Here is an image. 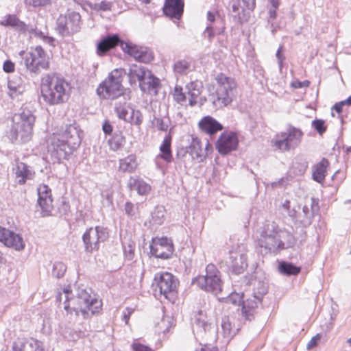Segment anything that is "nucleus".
<instances>
[{
  "label": "nucleus",
  "mask_w": 351,
  "mask_h": 351,
  "mask_svg": "<svg viewBox=\"0 0 351 351\" xmlns=\"http://www.w3.org/2000/svg\"><path fill=\"white\" fill-rule=\"evenodd\" d=\"M66 271V266L62 262H56L53 265L52 275L60 278L62 277Z\"/></svg>",
  "instance_id": "obj_50"
},
{
  "label": "nucleus",
  "mask_w": 351,
  "mask_h": 351,
  "mask_svg": "<svg viewBox=\"0 0 351 351\" xmlns=\"http://www.w3.org/2000/svg\"><path fill=\"white\" fill-rule=\"evenodd\" d=\"M239 138L235 131L221 132V156H226L237 149Z\"/></svg>",
  "instance_id": "obj_20"
},
{
  "label": "nucleus",
  "mask_w": 351,
  "mask_h": 351,
  "mask_svg": "<svg viewBox=\"0 0 351 351\" xmlns=\"http://www.w3.org/2000/svg\"><path fill=\"white\" fill-rule=\"evenodd\" d=\"M311 210L314 213L315 215L318 214L319 211V199L317 197H312L311 198Z\"/></svg>",
  "instance_id": "obj_62"
},
{
  "label": "nucleus",
  "mask_w": 351,
  "mask_h": 351,
  "mask_svg": "<svg viewBox=\"0 0 351 351\" xmlns=\"http://www.w3.org/2000/svg\"><path fill=\"white\" fill-rule=\"evenodd\" d=\"M14 171L16 181L21 185L24 184L27 180H32L34 175V172L29 167L22 162H16Z\"/></svg>",
  "instance_id": "obj_26"
},
{
  "label": "nucleus",
  "mask_w": 351,
  "mask_h": 351,
  "mask_svg": "<svg viewBox=\"0 0 351 351\" xmlns=\"http://www.w3.org/2000/svg\"><path fill=\"white\" fill-rule=\"evenodd\" d=\"M27 33H28L30 37H35L36 38H39L43 40V41L52 45L54 40L51 37H49L47 36V32H43L41 30H38L36 28L29 27L27 26Z\"/></svg>",
  "instance_id": "obj_40"
},
{
  "label": "nucleus",
  "mask_w": 351,
  "mask_h": 351,
  "mask_svg": "<svg viewBox=\"0 0 351 351\" xmlns=\"http://www.w3.org/2000/svg\"><path fill=\"white\" fill-rule=\"evenodd\" d=\"M9 95L14 98L25 91V84L22 78L19 76H13L10 78L8 83Z\"/></svg>",
  "instance_id": "obj_29"
},
{
  "label": "nucleus",
  "mask_w": 351,
  "mask_h": 351,
  "mask_svg": "<svg viewBox=\"0 0 351 351\" xmlns=\"http://www.w3.org/2000/svg\"><path fill=\"white\" fill-rule=\"evenodd\" d=\"M322 337V335L321 333H317L313 336L308 342L306 345V349L311 350L312 348L316 347L318 345L319 341L321 339Z\"/></svg>",
  "instance_id": "obj_58"
},
{
  "label": "nucleus",
  "mask_w": 351,
  "mask_h": 351,
  "mask_svg": "<svg viewBox=\"0 0 351 351\" xmlns=\"http://www.w3.org/2000/svg\"><path fill=\"white\" fill-rule=\"evenodd\" d=\"M122 41L117 34H108L101 38L97 45V53L100 56H104L108 51L120 45Z\"/></svg>",
  "instance_id": "obj_22"
},
{
  "label": "nucleus",
  "mask_w": 351,
  "mask_h": 351,
  "mask_svg": "<svg viewBox=\"0 0 351 351\" xmlns=\"http://www.w3.org/2000/svg\"><path fill=\"white\" fill-rule=\"evenodd\" d=\"M150 253L156 258L167 259L173 253V245L166 238H155L149 245Z\"/></svg>",
  "instance_id": "obj_15"
},
{
  "label": "nucleus",
  "mask_w": 351,
  "mask_h": 351,
  "mask_svg": "<svg viewBox=\"0 0 351 351\" xmlns=\"http://www.w3.org/2000/svg\"><path fill=\"white\" fill-rule=\"evenodd\" d=\"M278 270L280 274L286 276H297L301 271V267L291 262L282 261L279 263Z\"/></svg>",
  "instance_id": "obj_34"
},
{
  "label": "nucleus",
  "mask_w": 351,
  "mask_h": 351,
  "mask_svg": "<svg viewBox=\"0 0 351 351\" xmlns=\"http://www.w3.org/2000/svg\"><path fill=\"white\" fill-rule=\"evenodd\" d=\"M310 81L306 80L304 81H300L299 80H295L291 83V86L293 88H301L303 87H308L310 86Z\"/></svg>",
  "instance_id": "obj_60"
},
{
  "label": "nucleus",
  "mask_w": 351,
  "mask_h": 351,
  "mask_svg": "<svg viewBox=\"0 0 351 351\" xmlns=\"http://www.w3.org/2000/svg\"><path fill=\"white\" fill-rule=\"evenodd\" d=\"M112 3L110 1H102L99 3H95L94 5L93 9L97 11H109L111 10Z\"/></svg>",
  "instance_id": "obj_54"
},
{
  "label": "nucleus",
  "mask_w": 351,
  "mask_h": 351,
  "mask_svg": "<svg viewBox=\"0 0 351 351\" xmlns=\"http://www.w3.org/2000/svg\"><path fill=\"white\" fill-rule=\"evenodd\" d=\"M185 152L189 154L193 160L197 159L199 161L202 160L204 155L200 141L194 138H192L191 144L186 147Z\"/></svg>",
  "instance_id": "obj_33"
},
{
  "label": "nucleus",
  "mask_w": 351,
  "mask_h": 351,
  "mask_svg": "<svg viewBox=\"0 0 351 351\" xmlns=\"http://www.w3.org/2000/svg\"><path fill=\"white\" fill-rule=\"evenodd\" d=\"M247 245L244 243H233L228 248L229 258L226 261L229 271L234 274L239 275L244 272L247 267Z\"/></svg>",
  "instance_id": "obj_7"
},
{
  "label": "nucleus",
  "mask_w": 351,
  "mask_h": 351,
  "mask_svg": "<svg viewBox=\"0 0 351 351\" xmlns=\"http://www.w3.org/2000/svg\"><path fill=\"white\" fill-rule=\"evenodd\" d=\"M303 136L304 132L301 129L289 123L286 132H282L280 134H276V136H280L281 138L275 140L274 145L282 152H289L300 144Z\"/></svg>",
  "instance_id": "obj_9"
},
{
  "label": "nucleus",
  "mask_w": 351,
  "mask_h": 351,
  "mask_svg": "<svg viewBox=\"0 0 351 351\" xmlns=\"http://www.w3.org/2000/svg\"><path fill=\"white\" fill-rule=\"evenodd\" d=\"M121 48L139 62L147 63L153 59L152 52L146 47L126 42L121 43Z\"/></svg>",
  "instance_id": "obj_17"
},
{
  "label": "nucleus",
  "mask_w": 351,
  "mask_h": 351,
  "mask_svg": "<svg viewBox=\"0 0 351 351\" xmlns=\"http://www.w3.org/2000/svg\"><path fill=\"white\" fill-rule=\"evenodd\" d=\"M81 141L80 130L75 125H69L62 134L53 135L48 149L57 159L61 160L75 150Z\"/></svg>",
  "instance_id": "obj_3"
},
{
  "label": "nucleus",
  "mask_w": 351,
  "mask_h": 351,
  "mask_svg": "<svg viewBox=\"0 0 351 351\" xmlns=\"http://www.w3.org/2000/svg\"><path fill=\"white\" fill-rule=\"evenodd\" d=\"M29 339L18 338L13 343L12 350L29 351Z\"/></svg>",
  "instance_id": "obj_44"
},
{
  "label": "nucleus",
  "mask_w": 351,
  "mask_h": 351,
  "mask_svg": "<svg viewBox=\"0 0 351 351\" xmlns=\"http://www.w3.org/2000/svg\"><path fill=\"white\" fill-rule=\"evenodd\" d=\"M23 58L27 69L32 73H39L49 67V58L40 46L32 48Z\"/></svg>",
  "instance_id": "obj_10"
},
{
  "label": "nucleus",
  "mask_w": 351,
  "mask_h": 351,
  "mask_svg": "<svg viewBox=\"0 0 351 351\" xmlns=\"http://www.w3.org/2000/svg\"><path fill=\"white\" fill-rule=\"evenodd\" d=\"M0 241L5 246L21 251L25 248V243L23 238L8 229L0 227Z\"/></svg>",
  "instance_id": "obj_19"
},
{
  "label": "nucleus",
  "mask_w": 351,
  "mask_h": 351,
  "mask_svg": "<svg viewBox=\"0 0 351 351\" xmlns=\"http://www.w3.org/2000/svg\"><path fill=\"white\" fill-rule=\"evenodd\" d=\"M70 295L69 289H65L63 293L58 295L60 300H62L63 297L64 298V308L66 311L67 315L72 316L74 312L75 316L81 315L84 319H87L101 308V300L91 298L85 289H78L73 297H70Z\"/></svg>",
  "instance_id": "obj_2"
},
{
  "label": "nucleus",
  "mask_w": 351,
  "mask_h": 351,
  "mask_svg": "<svg viewBox=\"0 0 351 351\" xmlns=\"http://www.w3.org/2000/svg\"><path fill=\"white\" fill-rule=\"evenodd\" d=\"M29 351H45L43 343L33 338L29 339Z\"/></svg>",
  "instance_id": "obj_55"
},
{
  "label": "nucleus",
  "mask_w": 351,
  "mask_h": 351,
  "mask_svg": "<svg viewBox=\"0 0 351 351\" xmlns=\"http://www.w3.org/2000/svg\"><path fill=\"white\" fill-rule=\"evenodd\" d=\"M165 210L162 206H156L152 213V220L155 224L160 225L165 220Z\"/></svg>",
  "instance_id": "obj_43"
},
{
  "label": "nucleus",
  "mask_w": 351,
  "mask_h": 351,
  "mask_svg": "<svg viewBox=\"0 0 351 351\" xmlns=\"http://www.w3.org/2000/svg\"><path fill=\"white\" fill-rule=\"evenodd\" d=\"M143 117L140 110L133 108L130 109V114L126 121L139 126L143 123Z\"/></svg>",
  "instance_id": "obj_42"
},
{
  "label": "nucleus",
  "mask_w": 351,
  "mask_h": 351,
  "mask_svg": "<svg viewBox=\"0 0 351 351\" xmlns=\"http://www.w3.org/2000/svg\"><path fill=\"white\" fill-rule=\"evenodd\" d=\"M221 328L222 329V335L223 339H226V342L228 343L234 335L232 333L231 324L230 322H226L224 319H223L221 323Z\"/></svg>",
  "instance_id": "obj_48"
},
{
  "label": "nucleus",
  "mask_w": 351,
  "mask_h": 351,
  "mask_svg": "<svg viewBox=\"0 0 351 351\" xmlns=\"http://www.w3.org/2000/svg\"><path fill=\"white\" fill-rule=\"evenodd\" d=\"M35 117L29 110H23L12 118L8 137L12 143H23L32 139Z\"/></svg>",
  "instance_id": "obj_5"
},
{
  "label": "nucleus",
  "mask_w": 351,
  "mask_h": 351,
  "mask_svg": "<svg viewBox=\"0 0 351 351\" xmlns=\"http://www.w3.org/2000/svg\"><path fill=\"white\" fill-rule=\"evenodd\" d=\"M51 0H25V4L32 5L35 8L45 6L49 4Z\"/></svg>",
  "instance_id": "obj_56"
},
{
  "label": "nucleus",
  "mask_w": 351,
  "mask_h": 351,
  "mask_svg": "<svg viewBox=\"0 0 351 351\" xmlns=\"http://www.w3.org/2000/svg\"><path fill=\"white\" fill-rule=\"evenodd\" d=\"M198 127L203 132L213 135L219 130V123L210 116H205L198 122Z\"/></svg>",
  "instance_id": "obj_28"
},
{
  "label": "nucleus",
  "mask_w": 351,
  "mask_h": 351,
  "mask_svg": "<svg viewBox=\"0 0 351 351\" xmlns=\"http://www.w3.org/2000/svg\"><path fill=\"white\" fill-rule=\"evenodd\" d=\"M108 238L106 228L101 226L90 228L84 233L82 239L85 251L93 252L98 250L100 243L104 242Z\"/></svg>",
  "instance_id": "obj_14"
},
{
  "label": "nucleus",
  "mask_w": 351,
  "mask_h": 351,
  "mask_svg": "<svg viewBox=\"0 0 351 351\" xmlns=\"http://www.w3.org/2000/svg\"><path fill=\"white\" fill-rule=\"evenodd\" d=\"M206 271V276H197L193 280L192 283L217 296L219 293V271L213 264L208 265Z\"/></svg>",
  "instance_id": "obj_11"
},
{
  "label": "nucleus",
  "mask_w": 351,
  "mask_h": 351,
  "mask_svg": "<svg viewBox=\"0 0 351 351\" xmlns=\"http://www.w3.org/2000/svg\"><path fill=\"white\" fill-rule=\"evenodd\" d=\"M308 168V162L304 160L296 161L293 166V173L295 176H302Z\"/></svg>",
  "instance_id": "obj_51"
},
{
  "label": "nucleus",
  "mask_w": 351,
  "mask_h": 351,
  "mask_svg": "<svg viewBox=\"0 0 351 351\" xmlns=\"http://www.w3.org/2000/svg\"><path fill=\"white\" fill-rule=\"evenodd\" d=\"M138 210V207L134 204L127 202L125 204V211L128 216H134Z\"/></svg>",
  "instance_id": "obj_57"
},
{
  "label": "nucleus",
  "mask_w": 351,
  "mask_h": 351,
  "mask_svg": "<svg viewBox=\"0 0 351 351\" xmlns=\"http://www.w3.org/2000/svg\"><path fill=\"white\" fill-rule=\"evenodd\" d=\"M154 285L159 290L160 295L167 300L174 302L178 286V279L169 272L156 273L154 278Z\"/></svg>",
  "instance_id": "obj_8"
},
{
  "label": "nucleus",
  "mask_w": 351,
  "mask_h": 351,
  "mask_svg": "<svg viewBox=\"0 0 351 351\" xmlns=\"http://www.w3.org/2000/svg\"><path fill=\"white\" fill-rule=\"evenodd\" d=\"M124 73L123 69H114L97 87V95L105 99H114L121 96L123 93L122 81Z\"/></svg>",
  "instance_id": "obj_6"
},
{
  "label": "nucleus",
  "mask_w": 351,
  "mask_h": 351,
  "mask_svg": "<svg viewBox=\"0 0 351 351\" xmlns=\"http://www.w3.org/2000/svg\"><path fill=\"white\" fill-rule=\"evenodd\" d=\"M300 241L291 232L282 229L275 221H266L261 228L257 243L263 254L278 255L282 250L303 245L306 239V232L300 231Z\"/></svg>",
  "instance_id": "obj_1"
},
{
  "label": "nucleus",
  "mask_w": 351,
  "mask_h": 351,
  "mask_svg": "<svg viewBox=\"0 0 351 351\" xmlns=\"http://www.w3.org/2000/svg\"><path fill=\"white\" fill-rule=\"evenodd\" d=\"M130 109L128 106H126L125 104H117L114 107V111L117 115V117L125 121L127 120L129 114H130Z\"/></svg>",
  "instance_id": "obj_46"
},
{
  "label": "nucleus",
  "mask_w": 351,
  "mask_h": 351,
  "mask_svg": "<svg viewBox=\"0 0 351 351\" xmlns=\"http://www.w3.org/2000/svg\"><path fill=\"white\" fill-rule=\"evenodd\" d=\"M191 62L188 60H180L175 62L173 65L174 72L179 74H186L191 70Z\"/></svg>",
  "instance_id": "obj_41"
},
{
  "label": "nucleus",
  "mask_w": 351,
  "mask_h": 351,
  "mask_svg": "<svg viewBox=\"0 0 351 351\" xmlns=\"http://www.w3.org/2000/svg\"><path fill=\"white\" fill-rule=\"evenodd\" d=\"M149 71V70L141 65H131L128 73L130 83L133 84L138 81L140 84Z\"/></svg>",
  "instance_id": "obj_30"
},
{
  "label": "nucleus",
  "mask_w": 351,
  "mask_h": 351,
  "mask_svg": "<svg viewBox=\"0 0 351 351\" xmlns=\"http://www.w3.org/2000/svg\"><path fill=\"white\" fill-rule=\"evenodd\" d=\"M263 300L258 298H247L243 300L241 304V314L247 320L251 321L254 319L256 310L259 304H262Z\"/></svg>",
  "instance_id": "obj_25"
},
{
  "label": "nucleus",
  "mask_w": 351,
  "mask_h": 351,
  "mask_svg": "<svg viewBox=\"0 0 351 351\" xmlns=\"http://www.w3.org/2000/svg\"><path fill=\"white\" fill-rule=\"evenodd\" d=\"M136 167V158L133 154L129 155L125 158L120 160L119 168L123 171L132 172Z\"/></svg>",
  "instance_id": "obj_37"
},
{
  "label": "nucleus",
  "mask_w": 351,
  "mask_h": 351,
  "mask_svg": "<svg viewBox=\"0 0 351 351\" xmlns=\"http://www.w3.org/2000/svg\"><path fill=\"white\" fill-rule=\"evenodd\" d=\"M221 88H223L221 93V102L224 106H227L236 97L237 83L234 78L224 76L221 73Z\"/></svg>",
  "instance_id": "obj_16"
},
{
  "label": "nucleus",
  "mask_w": 351,
  "mask_h": 351,
  "mask_svg": "<svg viewBox=\"0 0 351 351\" xmlns=\"http://www.w3.org/2000/svg\"><path fill=\"white\" fill-rule=\"evenodd\" d=\"M244 298L243 293L232 292L226 297L221 298V303L232 304L235 306H241Z\"/></svg>",
  "instance_id": "obj_38"
},
{
  "label": "nucleus",
  "mask_w": 351,
  "mask_h": 351,
  "mask_svg": "<svg viewBox=\"0 0 351 351\" xmlns=\"http://www.w3.org/2000/svg\"><path fill=\"white\" fill-rule=\"evenodd\" d=\"M81 16L78 12H71L60 15L56 21V29L62 36H69L80 31Z\"/></svg>",
  "instance_id": "obj_12"
},
{
  "label": "nucleus",
  "mask_w": 351,
  "mask_h": 351,
  "mask_svg": "<svg viewBox=\"0 0 351 351\" xmlns=\"http://www.w3.org/2000/svg\"><path fill=\"white\" fill-rule=\"evenodd\" d=\"M171 137L169 135H167L161 145L160 146V154L158 156L160 158L163 159L167 162L169 163L173 160V156L171 150Z\"/></svg>",
  "instance_id": "obj_36"
},
{
  "label": "nucleus",
  "mask_w": 351,
  "mask_h": 351,
  "mask_svg": "<svg viewBox=\"0 0 351 351\" xmlns=\"http://www.w3.org/2000/svg\"><path fill=\"white\" fill-rule=\"evenodd\" d=\"M202 82L199 81L191 82L186 86L191 106H193L197 104V98L202 93Z\"/></svg>",
  "instance_id": "obj_31"
},
{
  "label": "nucleus",
  "mask_w": 351,
  "mask_h": 351,
  "mask_svg": "<svg viewBox=\"0 0 351 351\" xmlns=\"http://www.w3.org/2000/svg\"><path fill=\"white\" fill-rule=\"evenodd\" d=\"M329 165V162L326 158H323L321 161L315 165L313 171L312 178L318 183L324 182L326 177V168Z\"/></svg>",
  "instance_id": "obj_35"
},
{
  "label": "nucleus",
  "mask_w": 351,
  "mask_h": 351,
  "mask_svg": "<svg viewBox=\"0 0 351 351\" xmlns=\"http://www.w3.org/2000/svg\"><path fill=\"white\" fill-rule=\"evenodd\" d=\"M167 119L155 118L153 121V124L161 131H167L169 128V123Z\"/></svg>",
  "instance_id": "obj_53"
},
{
  "label": "nucleus",
  "mask_w": 351,
  "mask_h": 351,
  "mask_svg": "<svg viewBox=\"0 0 351 351\" xmlns=\"http://www.w3.org/2000/svg\"><path fill=\"white\" fill-rule=\"evenodd\" d=\"M173 97L175 100L180 104H182L186 100L185 94L182 92L181 87L176 86L174 89Z\"/></svg>",
  "instance_id": "obj_52"
},
{
  "label": "nucleus",
  "mask_w": 351,
  "mask_h": 351,
  "mask_svg": "<svg viewBox=\"0 0 351 351\" xmlns=\"http://www.w3.org/2000/svg\"><path fill=\"white\" fill-rule=\"evenodd\" d=\"M184 0H165L163 12L167 16L180 19L183 14Z\"/></svg>",
  "instance_id": "obj_24"
},
{
  "label": "nucleus",
  "mask_w": 351,
  "mask_h": 351,
  "mask_svg": "<svg viewBox=\"0 0 351 351\" xmlns=\"http://www.w3.org/2000/svg\"><path fill=\"white\" fill-rule=\"evenodd\" d=\"M282 48H283V46L280 45L276 53V56L278 60V64L280 69H282V65H283V62L286 58L285 55L282 53Z\"/></svg>",
  "instance_id": "obj_63"
},
{
  "label": "nucleus",
  "mask_w": 351,
  "mask_h": 351,
  "mask_svg": "<svg viewBox=\"0 0 351 351\" xmlns=\"http://www.w3.org/2000/svg\"><path fill=\"white\" fill-rule=\"evenodd\" d=\"M160 86V80L154 76L150 71L147 73V75L139 84L143 92L154 95L158 94Z\"/></svg>",
  "instance_id": "obj_23"
},
{
  "label": "nucleus",
  "mask_w": 351,
  "mask_h": 351,
  "mask_svg": "<svg viewBox=\"0 0 351 351\" xmlns=\"http://www.w3.org/2000/svg\"><path fill=\"white\" fill-rule=\"evenodd\" d=\"M0 25L10 27L21 34H26L27 25L21 21L15 14H7L0 21Z\"/></svg>",
  "instance_id": "obj_27"
},
{
  "label": "nucleus",
  "mask_w": 351,
  "mask_h": 351,
  "mask_svg": "<svg viewBox=\"0 0 351 351\" xmlns=\"http://www.w3.org/2000/svg\"><path fill=\"white\" fill-rule=\"evenodd\" d=\"M332 180L335 182L336 185H339L346 178L345 173L340 170H337L332 176Z\"/></svg>",
  "instance_id": "obj_59"
},
{
  "label": "nucleus",
  "mask_w": 351,
  "mask_h": 351,
  "mask_svg": "<svg viewBox=\"0 0 351 351\" xmlns=\"http://www.w3.org/2000/svg\"><path fill=\"white\" fill-rule=\"evenodd\" d=\"M312 128L320 135L322 136L327 130L325 121L321 119H315L311 122Z\"/></svg>",
  "instance_id": "obj_49"
},
{
  "label": "nucleus",
  "mask_w": 351,
  "mask_h": 351,
  "mask_svg": "<svg viewBox=\"0 0 351 351\" xmlns=\"http://www.w3.org/2000/svg\"><path fill=\"white\" fill-rule=\"evenodd\" d=\"M234 13L233 21L239 25L247 23L256 8V0H231L229 4Z\"/></svg>",
  "instance_id": "obj_13"
},
{
  "label": "nucleus",
  "mask_w": 351,
  "mask_h": 351,
  "mask_svg": "<svg viewBox=\"0 0 351 351\" xmlns=\"http://www.w3.org/2000/svg\"><path fill=\"white\" fill-rule=\"evenodd\" d=\"M288 211V215L291 219L292 221L293 222L294 225L296 227H299V223L296 221H300V219L298 218V215H300V213H298L295 208H293L292 209H289Z\"/></svg>",
  "instance_id": "obj_61"
},
{
  "label": "nucleus",
  "mask_w": 351,
  "mask_h": 351,
  "mask_svg": "<svg viewBox=\"0 0 351 351\" xmlns=\"http://www.w3.org/2000/svg\"><path fill=\"white\" fill-rule=\"evenodd\" d=\"M133 351H152L150 348L138 342L132 344Z\"/></svg>",
  "instance_id": "obj_64"
},
{
  "label": "nucleus",
  "mask_w": 351,
  "mask_h": 351,
  "mask_svg": "<svg viewBox=\"0 0 351 351\" xmlns=\"http://www.w3.org/2000/svg\"><path fill=\"white\" fill-rule=\"evenodd\" d=\"M68 83L56 73L47 74L41 79L42 97L49 105L64 103L68 99Z\"/></svg>",
  "instance_id": "obj_4"
},
{
  "label": "nucleus",
  "mask_w": 351,
  "mask_h": 351,
  "mask_svg": "<svg viewBox=\"0 0 351 351\" xmlns=\"http://www.w3.org/2000/svg\"><path fill=\"white\" fill-rule=\"evenodd\" d=\"M253 279L256 281V284L254 285L253 289V297L254 298H258V300H263L264 295L268 293V280L265 276V274L261 271H254V275H252L247 284H252L251 281Z\"/></svg>",
  "instance_id": "obj_21"
},
{
  "label": "nucleus",
  "mask_w": 351,
  "mask_h": 351,
  "mask_svg": "<svg viewBox=\"0 0 351 351\" xmlns=\"http://www.w3.org/2000/svg\"><path fill=\"white\" fill-rule=\"evenodd\" d=\"M303 219L297 221L299 223V227L306 228L308 227L313 221L315 214L308 208V206L304 205L302 207Z\"/></svg>",
  "instance_id": "obj_39"
},
{
  "label": "nucleus",
  "mask_w": 351,
  "mask_h": 351,
  "mask_svg": "<svg viewBox=\"0 0 351 351\" xmlns=\"http://www.w3.org/2000/svg\"><path fill=\"white\" fill-rule=\"evenodd\" d=\"M128 186L130 190H136L141 195H147L151 190L149 184L144 180L135 177H131L129 179Z\"/></svg>",
  "instance_id": "obj_32"
},
{
  "label": "nucleus",
  "mask_w": 351,
  "mask_h": 351,
  "mask_svg": "<svg viewBox=\"0 0 351 351\" xmlns=\"http://www.w3.org/2000/svg\"><path fill=\"white\" fill-rule=\"evenodd\" d=\"M123 247L125 259L128 261H132L134 258L135 243L132 241L127 244L123 242Z\"/></svg>",
  "instance_id": "obj_47"
},
{
  "label": "nucleus",
  "mask_w": 351,
  "mask_h": 351,
  "mask_svg": "<svg viewBox=\"0 0 351 351\" xmlns=\"http://www.w3.org/2000/svg\"><path fill=\"white\" fill-rule=\"evenodd\" d=\"M38 206L44 216L49 215L53 208V199L51 189L46 184H41L37 187Z\"/></svg>",
  "instance_id": "obj_18"
},
{
  "label": "nucleus",
  "mask_w": 351,
  "mask_h": 351,
  "mask_svg": "<svg viewBox=\"0 0 351 351\" xmlns=\"http://www.w3.org/2000/svg\"><path fill=\"white\" fill-rule=\"evenodd\" d=\"M125 143V138L121 134H115L112 138L109 140L110 148L114 150H118L121 148Z\"/></svg>",
  "instance_id": "obj_45"
}]
</instances>
